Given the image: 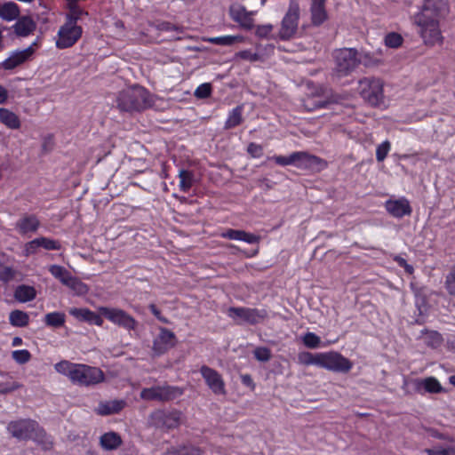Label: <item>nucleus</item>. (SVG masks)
Instances as JSON below:
<instances>
[{"label": "nucleus", "mask_w": 455, "mask_h": 455, "mask_svg": "<svg viewBox=\"0 0 455 455\" xmlns=\"http://www.w3.org/2000/svg\"><path fill=\"white\" fill-rule=\"evenodd\" d=\"M448 12V4L444 0H425L420 11L413 16V24L426 45L443 43L440 22Z\"/></svg>", "instance_id": "f257e3e1"}, {"label": "nucleus", "mask_w": 455, "mask_h": 455, "mask_svg": "<svg viewBox=\"0 0 455 455\" xmlns=\"http://www.w3.org/2000/svg\"><path fill=\"white\" fill-rule=\"evenodd\" d=\"M8 433L15 439L26 441L32 439L41 444L44 450L52 447V441L39 424L30 419L12 420L7 425Z\"/></svg>", "instance_id": "f03ea898"}, {"label": "nucleus", "mask_w": 455, "mask_h": 455, "mask_svg": "<svg viewBox=\"0 0 455 455\" xmlns=\"http://www.w3.org/2000/svg\"><path fill=\"white\" fill-rule=\"evenodd\" d=\"M116 102L120 111L132 112L150 108L154 100L145 88L136 85L119 92Z\"/></svg>", "instance_id": "7ed1b4c3"}, {"label": "nucleus", "mask_w": 455, "mask_h": 455, "mask_svg": "<svg viewBox=\"0 0 455 455\" xmlns=\"http://www.w3.org/2000/svg\"><path fill=\"white\" fill-rule=\"evenodd\" d=\"M181 420L182 412L177 409H156L148 415V425L162 432H168L179 427Z\"/></svg>", "instance_id": "20e7f679"}, {"label": "nucleus", "mask_w": 455, "mask_h": 455, "mask_svg": "<svg viewBox=\"0 0 455 455\" xmlns=\"http://www.w3.org/2000/svg\"><path fill=\"white\" fill-rule=\"evenodd\" d=\"M335 67L333 75L338 78L345 77L354 72L361 63L359 52L353 48L337 50L334 53Z\"/></svg>", "instance_id": "39448f33"}, {"label": "nucleus", "mask_w": 455, "mask_h": 455, "mask_svg": "<svg viewBox=\"0 0 455 455\" xmlns=\"http://www.w3.org/2000/svg\"><path fill=\"white\" fill-rule=\"evenodd\" d=\"M359 92L369 104L379 105L383 100V82L379 78L364 77L359 81Z\"/></svg>", "instance_id": "423d86ee"}, {"label": "nucleus", "mask_w": 455, "mask_h": 455, "mask_svg": "<svg viewBox=\"0 0 455 455\" xmlns=\"http://www.w3.org/2000/svg\"><path fill=\"white\" fill-rule=\"evenodd\" d=\"M182 389L169 385L145 387L140 396L145 401L169 402L182 395Z\"/></svg>", "instance_id": "0eeeda50"}, {"label": "nucleus", "mask_w": 455, "mask_h": 455, "mask_svg": "<svg viewBox=\"0 0 455 455\" xmlns=\"http://www.w3.org/2000/svg\"><path fill=\"white\" fill-rule=\"evenodd\" d=\"M73 373L71 382L79 386H94L103 382L105 379L104 373L100 368L86 364H77Z\"/></svg>", "instance_id": "6e6552de"}, {"label": "nucleus", "mask_w": 455, "mask_h": 455, "mask_svg": "<svg viewBox=\"0 0 455 455\" xmlns=\"http://www.w3.org/2000/svg\"><path fill=\"white\" fill-rule=\"evenodd\" d=\"M50 273L58 279L63 285L69 288L76 295H84L88 292V287L79 278L71 275L64 267L52 265L49 267Z\"/></svg>", "instance_id": "1a4fd4ad"}, {"label": "nucleus", "mask_w": 455, "mask_h": 455, "mask_svg": "<svg viewBox=\"0 0 455 455\" xmlns=\"http://www.w3.org/2000/svg\"><path fill=\"white\" fill-rule=\"evenodd\" d=\"M299 19V5L297 0H291L289 9L281 22L279 37L282 40L292 38L298 29Z\"/></svg>", "instance_id": "9d476101"}, {"label": "nucleus", "mask_w": 455, "mask_h": 455, "mask_svg": "<svg viewBox=\"0 0 455 455\" xmlns=\"http://www.w3.org/2000/svg\"><path fill=\"white\" fill-rule=\"evenodd\" d=\"M99 312L108 321L126 331H135L138 322L126 311L117 307H100Z\"/></svg>", "instance_id": "9b49d317"}, {"label": "nucleus", "mask_w": 455, "mask_h": 455, "mask_svg": "<svg viewBox=\"0 0 455 455\" xmlns=\"http://www.w3.org/2000/svg\"><path fill=\"white\" fill-rule=\"evenodd\" d=\"M319 367L336 372H348L353 363L338 352L320 353Z\"/></svg>", "instance_id": "f8f14e48"}, {"label": "nucleus", "mask_w": 455, "mask_h": 455, "mask_svg": "<svg viewBox=\"0 0 455 455\" xmlns=\"http://www.w3.org/2000/svg\"><path fill=\"white\" fill-rule=\"evenodd\" d=\"M228 315L239 324L242 323L256 324L262 322L267 314L265 309L229 307Z\"/></svg>", "instance_id": "ddd939ff"}, {"label": "nucleus", "mask_w": 455, "mask_h": 455, "mask_svg": "<svg viewBox=\"0 0 455 455\" xmlns=\"http://www.w3.org/2000/svg\"><path fill=\"white\" fill-rule=\"evenodd\" d=\"M83 33L82 28L74 24V21H67L60 27L58 36L59 38L56 42V46L59 49H65L73 46Z\"/></svg>", "instance_id": "4468645a"}, {"label": "nucleus", "mask_w": 455, "mask_h": 455, "mask_svg": "<svg viewBox=\"0 0 455 455\" xmlns=\"http://www.w3.org/2000/svg\"><path fill=\"white\" fill-rule=\"evenodd\" d=\"M275 162L280 165H289L299 163V166L311 167L318 164L322 160L306 152H294L289 156H277L274 157Z\"/></svg>", "instance_id": "2eb2a0df"}, {"label": "nucleus", "mask_w": 455, "mask_h": 455, "mask_svg": "<svg viewBox=\"0 0 455 455\" xmlns=\"http://www.w3.org/2000/svg\"><path fill=\"white\" fill-rule=\"evenodd\" d=\"M200 372L212 392L215 395H226L225 382L221 375L214 369L203 365Z\"/></svg>", "instance_id": "dca6fc26"}, {"label": "nucleus", "mask_w": 455, "mask_h": 455, "mask_svg": "<svg viewBox=\"0 0 455 455\" xmlns=\"http://www.w3.org/2000/svg\"><path fill=\"white\" fill-rule=\"evenodd\" d=\"M176 343L175 334L172 331L162 327L159 334L154 339L153 351L156 355H161L175 347Z\"/></svg>", "instance_id": "f3484780"}, {"label": "nucleus", "mask_w": 455, "mask_h": 455, "mask_svg": "<svg viewBox=\"0 0 455 455\" xmlns=\"http://www.w3.org/2000/svg\"><path fill=\"white\" fill-rule=\"evenodd\" d=\"M229 14L234 21L242 28L251 29L253 27L252 12H248L244 6L234 4L229 7Z\"/></svg>", "instance_id": "a211bd4d"}, {"label": "nucleus", "mask_w": 455, "mask_h": 455, "mask_svg": "<svg viewBox=\"0 0 455 455\" xmlns=\"http://www.w3.org/2000/svg\"><path fill=\"white\" fill-rule=\"evenodd\" d=\"M386 209L387 212L395 218H403L411 213L410 203L405 198L396 200H388L386 202Z\"/></svg>", "instance_id": "6ab92c4d"}, {"label": "nucleus", "mask_w": 455, "mask_h": 455, "mask_svg": "<svg viewBox=\"0 0 455 455\" xmlns=\"http://www.w3.org/2000/svg\"><path fill=\"white\" fill-rule=\"evenodd\" d=\"M126 405V402L122 399H115L109 401H101L95 412L98 415L108 416L120 412Z\"/></svg>", "instance_id": "aec40b11"}, {"label": "nucleus", "mask_w": 455, "mask_h": 455, "mask_svg": "<svg viewBox=\"0 0 455 455\" xmlns=\"http://www.w3.org/2000/svg\"><path fill=\"white\" fill-rule=\"evenodd\" d=\"M40 226V221L34 214H26L16 222V228L20 234L35 233Z\"/></svg>", "instance_id": "412c9836"}, {"label": "nucleus", "mask_w": 455, "mask_h": 455, "mask_svg": "<svg viewBox=\"0 0 455 455\" xmlns=\"http://www.w3.org/2000/svg\"><path fill=\"white\" fill-rule=\"evenodd\" d=\"M223 238L230 240L243 241L247 243H258L260 236L239 229H228L220 235Z\"/></svg>", "instance_id": "4be33fe9"}, {"label": "nucleus", "mask_w": 455, "mask_h": 455, "mask_svg": "<svg viewBox=\"0 0 455 455\" xmlns=\"http://www.w3.org/2000/svg\"><path fill=\"white\" fill-rule=\"evenodd\" d=\"M12 28L18 36L25 37L35 31L36 24L30 17L22 16Z\"/></svg>", "instance_id": "5701e85b"}, {"label": "nucleus", "mask_w": 455, "mask_h": 455, "mask_svg": "<svg viewBox=\"0 0 455 455\" xmlns=\"http://www.w3.org/2000/svg\"><path fill=\"white\" fill-rule=\"evenodd\" d=\"M69 313L76 318L86 321L90 323H94L97 326H101L103 324V319L101 316L88 308L75 307L71 308Z\"/></svg>", "instance_id": "b1692460"}, {"label": "nucleus", "mask_w": 455, "mask_h": 455, "mask_svg": "<svg viewBox=\"0 0 455 455\" xmlns=\"http://www.w3.org/2000/svg\"><path fill=\"white\" fill-rule=\"evenodd\" d=\"M310 11L314 25L319 26L327 20L325 0H312Z\"/></svg>", "instance_id": "393cba45"}, {"label": "nucleus", "mask_w": 455, "mask_h": 455, "mask_svg": "<svg viewBox=\"0 0 455 455\" xmlns=\"http://www.w3.org/2000/svg\"><path fill=\"white\" fill-rule=\"evenodd\" d=\"M164 455H205V451L199 446L186 444L172 446Z\"/></svg>", "instance_id": "a878e982"}, {"label": "nucleus", "mask_w": 455, "mask_h": 455, "mask_svg": "<svg viewBox=\"0 0 455 455\" xmlns=\"http://www.w3.org/2000/svg\"><path fill=\"white\" fill-rule=\"evenodd\" d=\"M412 383L416 390H420L423 387L427 392L433 394L440 393L443 390L441 384L434 377H428L424 379H414Z\"/></svg>", "instance_id": "bb28decb"}, {"label": "nucleus", "mask_w": 455, "mask_h": 455, "mask_svg": "<svg viewBox=\"0 0 455 455\" xmlns=\"http://www.w3.org/2000/svg\"><path fill=\"white\" fill-rule=\"evenodd\" d=\"M123 441L119 434L110 431L102 435L100 438V444L106 451H113L119 448Z\"/></svg>", "instance_id": "cd10ccee"}, {"label": "nucleus", "mask_w": 455, "mask_h": 455, "mask_svg": "<svg viewBox=\"0 0 455 455\" xmlns=\"http://www.w3.org/2000/svg\"><path fill=\"white\" fill-rule=\"evenodd\" d=\"M0 122L12 130H16L20 127L19 116L7 108H0Z\"/></svg>", "instance_id": "c85d7f7f"}, {"label": "nucleus", "mask_w": 455, "mask_h": 455, "mask_svg": "<svg viewBox=\"0 0 455 455\" xmlns=\"http://www.w3.org/2000/svg\"><path fill=\"white\" fill-rule=\"evenodd\" d=\"M36 291L33 286L21 284L19 285L14 291V298L20 302H28L34 299Z\"/></svg>", "instance_id": "c756f323"}, {"label": "nucleus", "mask_w": 455, "mask_h": 455, "mask_svg": "<svg viewBox=\"0 0 455 455\" xmlns=\"http://www.w3.org/2000/svg\"><path fill=\"white\" fill-rule=\"evenodd\" d=\"M20 15L19 6L13 2H8L0 5V17L7 21L17 19Z\"/></svg>", "instance_id": "7c9ffc66"}, {"label": "nucleus", "mask_w": 455, "mask_h": 455, "mask_svg": "<svg viewBox=\"0 0 455 455\" xmlns=\"http://www.w3.org/2000/svg\"><path fill=\"white\" fill-rule=\"evenodd\" d=\"M331 100L324 98H318L315 96L308 97L304 101V107L308 111H313L317 108H327L330 104H331Z\"/></svg>", "instance_id": "2f4dec72"}, {"label": "nucleus", "mask_w": 455, "mask_h": 455, "mask_svg": "<svg viewBox=\"0 0 455 455\" xmlns=\"http://www.w3.org/2000/svg\"><path fill=\"white\" fill-rule=\"evenodd\" d=\"M10 323L15 327H25L28 324V315L21 310H12L9 315Z\"/></svg>", "instance_id": "473e14b6"}, {"label": "nucleus", "mask_w": 455, "mask_h": 455, "mask_svg": "<svg viewBox=\"0 0 455 455\" xmlns=\"http://www.w3.org/2000/svg\"><path fill=\"white\" fill-rule=\"evenodd\" d=\"M243 37L240 36H223L217 37H209L207 42L218 45H232L234 44L242 42Z\"/></svg>", "instance_id": "72a5a7b5"}, {"label": "nucleus", "mask_w": 455, "mask_h": 455, "mask_svg": "<svg viewBox=\"0 0 455 455\" xmlns=\"http://www.w3.org/2000/svg\"><path fill=\"white\" fill-rule=\"evenodd\" d=\"M424 342L427 346L436 348L443 344V339L442 335L435 331H427L424 336Z\"/></svg>", "instance_id": "f704fd0d"}, {"label": "nucleus", "mask_w": 455, "mask_h": 455, "mask_svg": "<svg viewBox=\"0 0 455 455\" xmlns=\"http://www.w3.org/2000/svg\"><path fill=\"white\" fill-rule=\"evenodd\" d=\"M180 188L183 192H187L193 186L194 174L190 171L180 170L179 172Z\"/></svg>", "instance_id": "c9c22d12"}, {"label": "nucleus", "mask_w": 455, "mask_h": 455, "mask_svg": "<svg viewBox=\"0 0 455 455\" xmlns=\"http://www.w3.org/2000/svg\"><path fill=\"white\" fill-rule=\"evenodd\" d=\"M77 366V363H73L68 361L63 360L54 365L55 370L63 375H66L69 378L70 381L73 379V372Z\"/></svg>", "instance_id": "e433bc0d"}, {"label": "nucleus", "mask_w": 455, "mask_h": 455, "mask_svg": "<svg viewBox=\"0 0 455 455\" xmlns=\"http://www.w3.org/2000/svg\"><path fill=\"white\" fill-rule=\"evenodd\" d=\"M242 108L236 107L232 110L228 118L227 119L225 128L231 129L233 127H235L242 123Z\"/></svg>", "instance_id": "4c0bfd02"}, {"label": "nucleus", "mask_w": 455, "mask_h": 455, "mask_svg": "<svg viewBox=\"0 0 455 455\" xmlns=\"http://www.w3.org/2000/svg\"><path fill=\"white\" fill-rule=\"evenodd\" d=\"M45 323L52 327H60L65 323V315L60 312L49 313L44 317Z\"/></svg>", "instance_id": "58836bf2"}, {"label": "nucleus", "mask_w": 455, "mask_h": 455, "mask_svg": "<svg viewBox=\"0 0 455 455\" xmlns=\"http://www.w3.org/2000/svg\"><path fill=\"white\" fill-rule=\"evenodd\" d=\"M320 353L312 354L309 352H301L298 355L299 363L304 365H317L319 364Z\"/></svg>", "instance_id": "ea45409f"}, {"label": "nucleus", "mask_w": 455, "mask_h": 455, "mask_svg": "<svg viewBox=\"0 0 455 455\" xmlns=\"http://www.w3.org/2000/svg\"><path fill=\"white\" fill-rule=\"evenodd\" d=\"M36 44V43H34L32 45L28 46V48L22 51L15 52L12 56L17 60V62L20 65H21L22 63L29 60V58L33 55L35 52L33 47Z\"/></svg>", "instance_id": "a19ab883"}, {"label": "nucleus", "mask_w": 455, "mask_h": 455, "mask_svg": "<svg viewBox=\"0 0 455 455\" xmlns=\"http://www.w3.org/2000/svg\"><path fill=\"white\" fill-rule=\"evenodd\" d=\"M425 452L427 455H455V447L443 448L441 446H435L431 449H426Z\"/></svg>", "instance_id": "79ce46f5"}, {"label": "nucleus", "mask_w": 455, "mask_h": 455, "mask_svg": "<svg viewBox=\"0 0 455 455\" xmlns=\"http://www.w3.org/2000/svg\"><path fill=\"white\" fill-rule=\"evenodd\" d=\"M403 43V37L397 33H389L385 37V44L391 48H397Z\"/></svg>", "instance_id": "37998d69"}, {"label": "nucleus", "mask_w": 455, "mask_h": 455, "mask_svg": "<svg viewBox=\"0 0 455 455\" xmlns=\"http://www.w3.org/2000/svg\"><path fill=\"white\" fill-rule=\"evenodd\" d=\"M12 356L20 364L26 363L31 359V354L26 349L13 351Z\"/></svg>", "instance_id": "c03bdc74"}, {"label": "nucleus", "mask_w": 455, "mask_h": 455, "mask_svg": "<svg viewBox=\"0 0 455 455\" xmlns=\"http://www.w3.org/2000/svg\"><path fill=\"white\" fill-rule=\"evenodd\" d=\"M253 354L255 358L260 362H267L271 358V351L266 347H256Z\"/></svg>", "instance_id": "a18cd8bd"}, {"label": "nucleus", "mask_w": 455, "mask_h": 455, "mask_svg": "<svg viewBox=\"0 0 455 455\" xmlns=\"http://www.w3.org/2000/svg\"><path fill=\"white\" fill-rule=\"evenodd\" d=\"M40 247H43L45 250H60V244L58 241L47 238V237H39L38 238Z\"/></svg>", "instance_id": "49530a36"}, {"label": "nucleus", "mask_w": 455, "mask_h": 455, "mask_svg": "<svg viewBox=\"0 0 455 455\" xmlns=\"http://www.w3.org/2000/svg\"><path fill=\"white\" fill-rule=\"evenodd\" d=\"M303 342L309 348L318 347L320 345V338L313 332H307L303 338Z\"/></svg>", "instance_id": "de8ad7c7"}, {"label": "nucleus", "mask_w": 455, "mask_h": 455, "mask_svg": "<svg viewBox=\"0 0 455 455\" xmlns=\"http://www.w3.org/2000/svg\"><path fill=\"white\" fill-rule=\"evenodd\" d=\"M445 288L450 295L455 296V266L446 276Z\"/></svg>", "instance_id": "09e8293b"}, {"label": "nucleus", "mask_w": 455, "mask_h": 455, "mask_svg": "<svg viewBox=\"0 0 455 455\" xmlns=\"http://www.w3.org/2000/svg\"><path fill=\"white\" fill-rule=\"evenodd\" d=\"M87 15V12L79 9L76 5L70 4V12L68 15L67 21H74V24L76 25L77 20L81 18L82 15Z\"/></svg>", "instance_id": "8fccbe9b"}, {"label": "nucleus", "mask_w": 455, "mask_h": 455, "mask_svg": "<svg viewBox=\"0 0 455 455\" xmlns=\"http://www.w3.org/2000/svg\"><path fill=\"white\" fill-rule=\"evenodd\" d=\"M390 150V143L389 141L386 140L383 143H381L376 150V157L379 162H382L386 156H387L388 152Z\"/></svg>", "instance_id": "3c124183"}, {"label": "nucleus", "mask_w": 455, "mask_h": 455, "mask_svg": "<svg viewBox=\"0 0 455 455\" xmlns=\"http://www.w3.org/2000/svg\"><path fill=\"white\" fill-rule=\"evenodd\" d=\"M212 86L210 84H203L195 91V96L198 99H205L211 95Z\"/></svg>", "instance_id": "603ef678"}, {"label": "nucleus", "mask_w": 455, "mask_h": 455, "mask_svg": "<svg viewBox=\"0 0 455 455\" xmlns=\"http://www.w3.org/2000/svg\"><path fill=\"white\" fill-rule=\"evenodd\" d=\"M16 275V271L10 267H4L3 269L0 270V281H3L4 283H7L11 280H12Z\"/></svg>", "instance_id": "864d4df0"}, {"label": "nucleus", "mask_w": 455, "mask_h": 455, "mask_svg": "<svg viewBox=\"0 0 455 455\" xmlns=\"http://www.w3.org/2000/svg\"><path fill=\"white\" fill-rule=\"evenodd\" d=\"M359 58L361 59V63L368 68L376 67L381 63L379 60L373 58L370 53H364L363 56H359Z\"/></svg>", "instance_id": "5fc2aeb1"}, {"label": "nucleus", "mask_w": 455, "mask_h": 455, "mask_svg": "<svg viewBox=\"0 0 455 455\" xmlns=\"http://www.w3.org/2000/svg\"><path fill=\"white\" fill-rule=\"evenodd\" d=\"M21 387V385L18 382L12 383H0V394L11 393Z\"/></svg>", "instance_id": "6e6d98bb"}, {"label": "nucleus", "mask_w": 455, "mask_h": 455, "mask_svg": "<svg viewBox=\"0 0 455 455\" xmlns=\"http://www.w3.org/2000/svg\"><path fill=\"white\" fill-rule=\"evenodd\" d=\"M39 247H40V245H39L38 238H36V239L27 243L25 245V250H24L25 255L29 256L31 254L36 253Z\"/></svg>", "instance_id": "4d7b16f0"}, {"label": "nucleus", "mask_w": 455, "mask_h": 455, "mask_svg": "<svg viewBox=\"0 0 455 455\" xmlns=\"http://www.w3.org/2000/svg\"><path fill=\"white\" fill-rule=\"evenodd\" d=\"M237 56L251 62L258 61L260 60V57L258 53L252 52L251 51H242L237 53Z\"/></svg>", "instance_id": "13d9d810"}, {"label": "nucleus", "mask_w": 455, "mask_h": 455, "mask_svg": "<svg viewBox=\"0 0 455 455\" xmlns=\"http://www.w3.org/2000/svg\"><path fill=\"white\" fill-rule=\"evenodd\" d=\"M247 151L253 157H260L263 154L262 147L252 142L249 144Z\"/></svg>", "instance_id": "bf43d9fd"}, {"label": "nucleus", "mask_w": 455, "mask_h": 455, "mask_svg": "<svg viewBox=\"0 0 455 455\" xmlns=\"http://www.w3.org/2000/svg\"><path fill=\"white\" fill-rule=\"evenodd\" d=\"M273 30V26L270 24L258 26L256 28V35L259 37H266Z\"/></svg>", "instance_id": "052dcab7"}, {"label": "nucleus", "mask_w": 455, "mask_h": 455, "mask_svg": "<svg viewBox=\"0 0 455 455\" xmlns=\"http://www.w3.org/2000/svg\"><path fill=\"white\" fill-rule=\"evenodd\" d=\"M53 137L52 135L46 136L42 144V150L45 153L50 152L53 148Z\"/></svg>", "instance_id": "680f3d73"}, {"label": "nucleus", "mask_w": 455, "mask_h": 455, "mask_svg": "<svg viewBox=\"0 0 455 455\" xmlns=\"http://www.w3.org/2000/svg\"><path fill=\"white\" fill-rule=\"evenodd\" d=\"M156 28L160 31H170V30L180 31L179 27L172 25L170 22H161L156 26Z\"/></svg>", "instance_id": "e2e57ef3"}, {"label": "nucleus", "mask_w": 455, "mask_h": 455, "mask_svg": "<svg viewBox=\"0 0 455 455\" xmlns=\"http://www.w3.org/2000/svg\"><path fill=\"white\" fill-rule=\"evenodd\" d=\"M18 66H20V64L12 55L3 62L4 68L8 70L13 69Z\"/></svg>", "instance_id": "0e129e2a"}, {"label": "nucleus", "mask_w": 455, "mask_h": 455, "mask_svg": "<svg viewBox=\"0 0 455 455\" xmlns=\"http://www.w3.org/2000/svg\"><path fill=\"white\" fill-rule=\"evenodd\" d=\"M149 309L150 311L152 312V314L157 318L159 319L160 321L164 322V323H167V320L165 318H164L162 315H161V312L160 310L156 307L155 304H150L149 305Z\"/></svg>", "instance_id": "69168bd1"}, {"label": "nucleus", "mask_w": 455, "mask_h": 455, "mask_svg": "<svg viewBox=\"0 0 455 455\" xmlns=\"http://www.w3.org/2000/svg\"><path fill=\"white\" fill-rule=\"evenodd\" d=\"M241 379H242V382L244 385H246L248 387H251V388H254L255 385L253 383V380H252L251 377L249 374L243 375L241 377Z\"/></svg>", "instance_id": "338daca9"}, {"label": "nucleus", "mask_w": 455, "mask_h": 455, "mask_svg": "<svg viewBox=\"0 0 455 455\" xmlns=\"http://www.w3.org/2000/svg\"><path fill=\"white\" fill-rule=\"evenodd\" d=\"M7 90L4 86L0 85V104H4L7 100Z\"/></svg>", "instance_id": "774afa93"}]
</instances>
